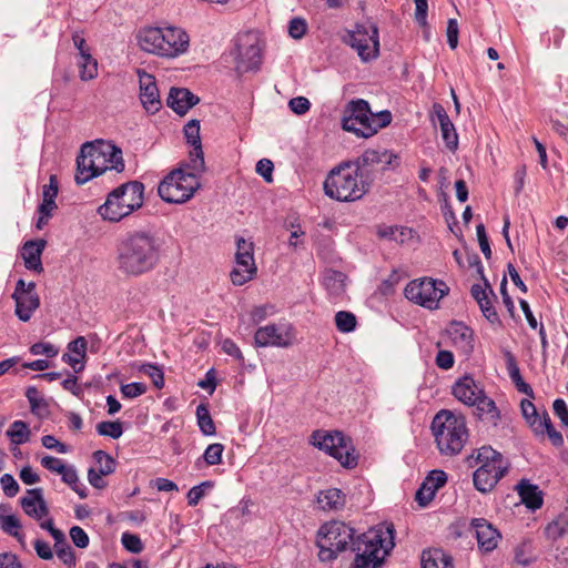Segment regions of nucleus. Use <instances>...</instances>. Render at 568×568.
Returning a JSON list of instances; mask_svg holds the SVG:
<instances>
[{"label":"nucleus","instance_id":"obj_1","mask_svg":"<svg viewBox=\"0 0 568 568\" xmlns=\"http://www.w3.org/2000/svg\"><path fill=\"white\" fill-rule=\"evenodd\" d=\"M354 532L343 521L333 520L323 525L316 540L320 560L332 561L349 547L355 554L349 568H382L395 546L394 526L381 524L357 537Z\"/></svg>","mask_w":568,"mask_h":568},{"label":"nucleus","instance_id":"obj_2","mask_svg":"<svg viewBox=\"0 0 568 568\" xmlns=\"http://www.w3.org/2000/svg\"><path fill=\"white\" fill-rule=\"evenodd\" d=\"M160 254V241L152 232L130 231L116 244V270L126 277L142 276L158 266Z\"/></svg>","mask_w":568,"mask_h":568},{"label":"nucleus","instance_id":"obj_3","mask_svg":"<svg viewBox=\"0 0 568 568\" xmlns=\"http://www.w3.org/2000/svg\"><path fill=\"white\" fill-rule=\"evenodd\" d=\"M122 151L110 142L95 141L82 145L77 158L75 182L82 185L93 178L108 172L124 171Z\"/></svg>","mask_w":568,"mask_h":568},{"label":"nucleus","instance_id":"obj_4","mask_svg":"<svg viewBox=\"0 0 568 568\" xmlns=\"http://www.w3.org/2000/svg\"><path fill=\"white\" fill-rule=\"evenodd\" d=\"M141 50L162 58H176L189 49V34L176 27H144L136 33Z\"/></svg>","mask_w":568,"mask_h":568},{"label":"nucleus","instance_id":"obj_5","mask_svg":"<svg viewBox=\"0 0 568 568\" xmlns=\"http://www.w3.org/2000/svg\"><path fill=\"white\" fill-rule=\"evenodd\" d=\"M369 190V180H366L349 161L333 168L324 182L325 194L339 202L361 200Z\"/></svg>","mask_w":568,"mask_h":568},{"label":"nucleus","instance_id":"obj_6","mask_svg":"<svg viewBox=\"0 0 568 568\" xmlns=\"http://www.w3.org/2000/svg\"><path fill=\"white\" fill-rule=\"evenodd\" d=\"M432 432L436 446L444 456L458 455L468 440L465 417L446 409L438 412L433 418Z\"/></svg>","mask_w":568,"mask_h":568},{"label":"nucleus","instance_id":"obj_7","mask_svg":"<svg viewBox=\"0 0 568 568\" xmlns=\"http://www.w3.org/2000/svg\"><path fill=\"white\" fill-rule=\"evenodd\" d=\"M144 185L139 181H130L112 190L98 207L102 220L116 223L142 207Z\"/></svg>","mask_w":568,"mask_h":568},{"label":"nucleus","instance_id":"obj_8","mask_svg":"<svg viewBox=\"0 0 568 568\" xmlns=\"http://www.w3.org/2000/svg\"><path fill=\"white\" fill-rule=\"evenodd\" d=\"M183 169L173 170L159 184L158 193L166 203L181 204L189 201L201 186L200 175L204 171H197L186 165Z\"/></svg>","mask_w":568,"mask_h":568},{"label":"nucleus","instance_id":"obj_9","mask_svg":"<svg viewBox=\"0 0 568 568\" xmlns=\"http://www.w3.org/2000/svg\"><path fill=\"white\" fill-rule=\"evenodd\" d=\"M312 444L337 459L344 467L352 468L357 465L352 440L342 432L315 430L312 434Z\"/></svg>","mask_w":568,"mask_h":568},{"label":"nucleus","instance_id":"obj_10","mask_svg":"<svg viewBox=\"0 0 568 568\" xmlns=\"http://www.w3.org/2000/svg\"><path fill=\"white\" fill-rule=\"evenodd\" d=\"M449 293V287L444 281L423 277L410 281L405 290V297L428 310H437L439 301Z\"/></svg>","mask_w":568,"mask_h":568},{"label":"nucleus","instance_id":"obj_11","mask_svg":"<svg viewBox=\"0 0 568 568\" xmlns=\"http://www.w3.org/2000/svg\"><path fill=\"white\" fill-rule=\"evenodd\" d=\"M346 43L357 52L363 62L373 61L379 55L378 29L373 23L356 24L348 32Z\"/></svg>","mask_w":568,"mask_h":568},{"label":"nucleus","instance_id":"obj_12","mask_svg":"<svg viewBox=\"0 0 568 568\" xmlns=\"http://www.w3.org/2000/svg\"><path fill=\"white\" fill-rule=\"evenodd\" d=\"M359 173L369 180V186L374 182V174L378 170L386 171L388 169H395L399 165L398 156L387 150H374L367 149L358 158L349 161Z\"/></svg>","mask_w":568,"mask_h":568},{"label":"nucleus","instance_id":"obj_13","mask_svg":"<svg viewBox=\"0 0 568 568\" xmlns=\"http://www.w3.org/2000/svg\"><path fill=\"white\" fill-rule=\"evenodd\" d=\"M296 339V332L290 323H272L258 327L254 334L256 347H291Z\"/></svg>","mask_w":568,"mask_h":568},{"label":"nucleus","instance_id":"obj_14","mask_svg":"<svg viewBox=\"0 0 568 568\" xmlns=\"http://www.w3.org/2000/svg\"><path fill=\"white\" fill-rule=\"evenodd\" d=\"M235 69L243 73L257 70L262 63V53L254 34L246 33L237 38L235 43Z\"/></svg>","mask_w":568,"mask_h":568},{"label":"nucleus","instance_id":"obj_15","mask_svg":"<svg viewBox=\"0 0 568 568\" xmlns=\"http://www.w3.org/2000/svg\"><path fill=\"white\" fill-rule=\"evenodd\" d=\"M467 462L470 467L480 464L478 468L491 470V474H496L500 479L507 474L509 468V464L504 459L503 455L489 446H483L477 449L476 455L471 454Z\"/></svg>","mask_w":568,"mask_h":568},{"label":"nucleus","instance_id":"obj_16","mask_svg":"<svg viewBox=\"0 0 568 568\" xmlns=\"http://www.w3.org/2000/svg\"><path fill=\"white\" fill-rule=\"evenodd\" d=\"M475 258L476 264L479 266L478 271L481 274L485 286L474 284L470 290L471 296L477 302L483 315L487 318L488 322H490L491 324H500L499 316L493 305V300L496 298V295L489 282L483 274V266L478 256H475Z\"/></svg>","mask_w":568,"mask_h":568},{"label":"nucleus","instance_id":"obj_17","mask_svg":"<svg viewBox=\"0 0 568 568\" xmlns=\"http://www.w3.org/2000/svg\"><path fill=\"white\" fill-rule=\"evenodd\" d=\"M369 112L371 108L367 101L363 99L352 100L345 106L342 128L358 136V129L366 125Z\"/></svg>","mask_w":568,"mask_h":568},{"label":"nucleus","instance_id":"obj_18","mask_svg":"<svg viewBox=\"0 0 568 568\" xmlns=\"http://www.w3.org/2000/svg\"><path fill=\"white\" fill-rule=\"evenodd\" d=\"M184 136L186 142L193 148L189 154L187 166L197 171H205L199 120L192 119L184 125Z\"/></svg>","mask_w":568,"mask_h":568},{"label":"nucleus","instance_id":"obj_19","mask_svg":"<svg viewBox=\"0 0 568 568\" xmlns=\"http://www.w3.org/2000/svg\"><path fill=\"white\" fill-rule=\"evenodd\" d=\"M140 83V100L143 108L150 112L155 113L161 109V99L159 89L155 83V78L144 70H138Z\"/></svg>","mask_w":568,"mask_h":568},{"label":"nucleus","instance_id":"obj_20","mask_svg":"<svg viewBox=\"0 0 568 568\" xmlns=\"http://www.w3.org/2000/svg\"><path fill=\"white\" fill-rule=\"evenodd\" d=\"M471 527L475 530L478 547L488 552L497 547L500 534L484 518L471 520Z\"/></svg>","mask_w":568,"mask_h":568},{"label":"nucleus","instance_id":"obj_21","mask_svg":"<svg viewBox=\"0 0 568 568\" xmlns=\"http://www.w3.org/2000/svg\"><path fill=\"white\" fill-rule=\"evenodd\" d=\"M20 504L23 511L37 520L49 514L48 505L43 498V489L40 487L28 489L26 496L20 499Z\"/></svg>","mask_w":568,"mask_h":568},{"label":"nucleus","instance_id":"obj_22","mask_svg":"<svg viewBox=\"0 0 568 568\" xmlns=\"http://www.w3.org/2000/svg\"><path fill=\"white\" fill-rule=\"evenodd\" d=\"M199 102V97L185 88H171L166 99L168 106L180 115H184Z\"/></svg>","mask_w":568,"mask_h":568},{"label":"nucleus","instance_id":"obj_23","mask_svg":"<svg viewBox=\"0 0 568 568\" xmlns=\"http://www.w3.org/2000/svg\"><path fill=\"white\" fill-rule=\"evenodd\" d=\"M45 244L47 242L44 240H31L23 244L21 254L27 270L33 271L38 274L43 272L41 255Z\"/></svg>","mask_w":568,"mask_h":568},{"label":"nucleus","instance_id":"obj_24","mask_svg":"<svg viewBox=\"0 0 568 568\" xmlns=\"http://www.w3.org/2000/svg\"><path fill=\"white\" fill-rule=\"evenodd\" d=\"M484 390L471 376L460 377L453 386V395L465 405L471 406Z\"/></svg>","mask_w":568,"mask_h":568},{"label":"nucleus","instance_id":"obj_25","mask_svg":"<svg viewBox=\"0 0 568 568\" xmlns=\"http://www.w3.org/2000/svg\"><path fill=\"white\" fill-rule=\"evenodd\" d=\"M447 332L452 343L464 354L473 352L474 334L470 327L460 322H453Z\"/></svg>","mask_w":568,"mask_h":568},{"label":"nucleus","instance_id":"obj_26","mask_svg":"<svg viewBox=\"0 0 568 568\" xmlns=\"http://www.w3.org/2000/svg\"><path fill=\"white\" fill-rule=\"evenodd\" d=\"M87 339L79 336L68 344L69 353L63 354L62 361L69 364L74 373H80L84 368V359L87 356Z\"/></svg>","mask_w":568,"mask_h":568},{"label":"nucleus","instance_id":"obj_27","mask_svg":"<svg viewBox=\"0 0 568 568\" xmlns=\"http://www.w3.org/2000/svg\"><path fill=\"white\" fill-rule=\"evenodd\" d=\"M235 263L236 267L230 273L231 281L234 285H244L255 276L257 267L253 256L245 258L235 255Z\"/></svg>","mask_w":568,"mask_h":568},{"label":"nucleus","instance_id":"obj_28","mask_svg":"<svg viewBox=\"0 0 568 568\" xmlns=\"http://www.w3.org/2000/svg\"><path fill=\"white\" fill-rule=\"evenodd\" d=\"M516 488L521 503L525 504L527 508L536 510L542 506V493L536 485L530 484L526 479H521Z\"/></svg>","mask_w":568,"mask_h":568},{"label":"nucleus","instance_id":"obj_29","mask_svg":"<svg viewBox=\"0 0 568 568\" xmlns=\"http://www.w3.org/2000/svg\"><path fill=\"white\" fill-rule=\"evenodd\" d=\"M16 302L14 313L22 322H28L32 314L40 306V297L38 294L11 296Z\"/></svg>","mask_w":568,"mask_h":568},{"label":"nucleus","instance_id":"obj_30","mask_svg":"<svg viewBox=\"0 0 568 568\" xmlns=\"http://www.w3.org/2000/svg\"><path fill=\"white\" fill-rule=\"evenodd\" d=\"M420 561L422 568H455L452 556L439 548L424 550Z\"/></svg>","mask_w":568,"mask_h":568},{"label":"nucleus","instance_id":"obj_31","mask_svg":"<svg viewBox=\"0 0 568 568\" xmlns=\"http://www.w3.org/2000/svg\"><path fill=\"white\" fill-rule=\"evenodd\" d=\"M503 353H504V356L506 359V366H507L509 377L513 381V383L515 384L517 390L532 397L534 390H532L531 386L523 379V377L520 375L519 367L517 365L516 358L513 355V353L508 349H504Z\"/></svg>","mask_w":568,"mask_h":568},{"label":"nucleus","instance_id":"obj_32","mask_svg":"<svg viewBox=\"0 0 568 568\" xmlns=\"http://www.w3.org/2000/svg\"><path fill=\"white\" fill-rule=\"evenodd\" d=\"M392 122V113L387 110L373 113L369 112L366 125L358 129L359 138L373 136L379 129L387 126Z\"/></svg>","mask_w":568,"mask_h":568},{"label":"nucleus","instance_id":"obj_33","mask_svg":"<svg viewBox=\"0 0 568 568\" xmlns=\"http://www.w3.org/2000/svg\"><path fill=\"white\" fill-rule=\"evenodd\" d=\"M345 495L337 488L323 490L317 496L318 507L324 511L339 510L345 506Z\"/></svg>","mask_w":568,"mask_h":568},{"label":"nucleus","instance_id":"obj_34","mask_svg":"<svg viewBox=\"0 0 568 568\" xmlns=\"http://www.w3.org/2000/svg\"><path fill=\"white\" fill-rule=\"evenodd\" d=\"M471 406L476 407L478 417L481 419L488 420L493 424H496L499 419V412L495 402L487 397L485 393L478 396L476 403H474Z\"/></svg>","mask_w":568,"mask_h":568},{"label":"nucleus","instance_id":"obj_35","mask_svg":"<svg viewBox=\"0 0 568 568\" xmlns=\"http://www.w3.org/2000/svg\"><path fill=\"white\" fill-rule=\"evenodd\" d=\"M346 275L339 271L328 270L324 274L323 284L332 296H339L345 292Z\"/></svg>","mask_w":568,"mask_h":568},{"label":"nucleus","instance_id":"obj_36","mask_svg":"<svg viewBox=\"0 0 568 568\" xmlns=\"http://www.w3.org/2000/svg\"><path fill=\"white\" fill-rule=\"evenodd\" d=\"M500 480L496 474L486 468H477L473 475L474 486L478 491L488 493L493 490L496 484Z\"/></svg>","mask_w":568,"mask_h":568},{"label":"nucleus","instance_id":"obj_37","mask_svg":"<svg viewBox=\"0 0 568 568\" xmlns=\"http://www.w3.org/2000/svg\"><path fill=\"white\" fill-rule=\"evenodd\" d=\"M60 475L62 476L63 483L75 491L80 498L84 499L88 497L87 487L80 483L78 473L73 466H64Z\"/></svg>","mask_w":568,"mask_h":568},{"label":"nucleus","instance_id":"obj_38","mask_svg":"<svg viewBox=\"0 0 568 568\" xmlns=\"http://www.w3.org/2000/svg\"><path fill=\"white\" fill-rule=\"evenodd\" d=\"M7 436L16 445L24 444L30 438V429L27 423L22 420H16L11 424L7 430Z\"/></svg>","mask_w":568,"mask_h":568},{"label":"nucleus","instance_id":"obj_39","mask_svg":"<svg viewBox=\"0 0 568 568\" xmlns=\"http://www.w3.org/2000/svg\"><path fill=\"white\" fill-rule=\"evenodd\" d=\"M196 418L200 430L204 435L212 436L215 434V425L205 404H200L196 407Z\"/></svg>","mask_w":568,"mask_h":568},{"label":"nucleus","instance_id":"obj_40","mask_svg":"<svg viewBox=\"0 0 568 568\" xmlns=\"http://www.w3.org/2000/svg\"><path fill=\"white\" fill-rule=\"evenodd\" d=\"M78 65L80 68V79L83 81L93 80L98 75V62L92 58L91 53L79 58Z\"/></svg>","mask_w":568,"mask_h":568},{"label":"nucleus","instance_id":"obj_41","mask_svg":"<svg viewBox=\"0 0 568 568\" xmlns=\"http://www.w3.org/2000/svg\"><path fill=\"white\" fill-rule=\"evenodd\" d=\"M97 432L100 436L118 439L123 434V424L120 420H104L97 425Z\"/></svg>","mask_w":568,"mask_h":568},{"label":"nucleus","instance_id":"obj_42","mask_svg":"<svg viewBox=\"0 0 568 568\" xmlns=\"http://www.w3.org/2000/svg\"><path fill=\"white\" fill-rule=\"evenodd\" d=\"M0 528L10 536L16 537L18 540L22 539L21 523L14 515H7L0 517Z\"/></svg>","mask_w":568,"mask_h":568},{"label":"nucleus","instance_id":"obj_43","mask_svg":"<svg viewBox=\"0 0 568 568\" xmlns=\"http://www.w3.org/2000/svg\"><path fill=\"white\" fill-rule=\"evenodd\" d=\"M356 316L347 311H339L335 314L336 328L342 333H351L356 327Z\"/></svg>","mask_w":568,"mask_h":568},{"label":"nucleus","instance_id":"obj_44","mask_svg":"<svg viewBox=\"0 0 568 568\" xmlns=\"http://www.w3.org/2000/svg\"><path fill=\"white\" fill-rule=\"evenodd\" d=\"M93 458L102 475H110L115 470V460L108 453L97 450L93 453Z\"/></svg>","mask_w":568,"mask_h":568},{"label":"nucleus","instance_id":"obj_45","mask_svg":"<svg viewBox=\"0 0 568 568\" xmlns=\"http://www.w3.org/2000/svg\"><path fill=\"white\" fill-rule=\"evenodd\" d=\"M224 452V446L220 443L211 444L206 447L203 459L209 466L219 465L222 463V455Z\"/></svg>","mask_w":568,"mask_h":568},{"label":"nucleus","instance_id":"obj_46","mask_svg":"<svg viewBox=\"0 0 568 568\" xmlns=\"http://www.w3.org/2000/svg\"><path fill=\"white\" fill-rule=\"evenodd\" d=\"M26 397L30 404V410L33 414H40V409L47 407V403L41 397V394L36 386H29L26 389Z\"/></svg>","mask_w":568,"mask_h":568},{"label":"nucleus","instance_id":"obj_47","mask_svg":"<svg viewBox=\"0 0 568 568\" xmlns=\"http://www.w3.org/2000/svg\"><path fill=\"white\" fill-rule=\"evenodd\" d=\"M442 139L446 145V148L450 151H455L458 148V134L456 132L455 125L453 123L447 126L440 128Z\"/></svg>","mask_w":568,"mask_h":568},{"label":"nucleus","instance_id":"obj_48","mask_svg":"<svg viewBox=\"0 0 568 568\" xmlns=\"http://www.w3.org/2000/svg\"><path fill=\"white\" fill-rule=\"evenodd\" d=\"M140 371L142 373H144L145 375H148L152 379L153 385L158 389H161L164 386V375H163L162 369L159 366L152 365V364H145V365H142Z\"/></svg>","mask_w":568,"mask_h":568},{"label":"nucleus","instance_id":"obj_49","mask_svg":"<svg viewBox=\"0 0 568 568\" xmlns=\"http://www.w3.org/2000/svg\"><path fill=\"white\" fill-rule=\"evenodd\" d=\"M121 541L123 547L132 554H140L143 550V544L138 535L123 532Z\"/></svg>","mask_w":568,"mask_h":568},{"label":"nucleus","instance_id":"obj_50","mask_svg":"<svg viewBox=\"0 0 568 568\" xmlns=\"http://www.w3.org/2000/svg\"><path fill=\"white\" fill-rule=\"evenodd\" d=\"M306 31H307V23H306L305 19L296 17L290 21L288 34L293 39H296V40L302 39L306 34Z\"/></svg>","mask_w":568,"mask_h":568},{"label":"nucleus","instance_id":"obj_51","mask_svg":"<svg viewBox=\"0 0 568 568\" xmlns=\"http://www.w3.org/2000/svg\"><path fill=\"white\" fill-rule=\"evenodd\" d=\"M435 494L436 491H433L430 485H427V483L424 480L415 494V500L420 507H426L434 499Z\"/></svg>","mask_w":568,"mask_h":568},{"label":"nucleus","instance_id":"obj_52","mask_svg":"<svg viewBox=\"0 0 568 568\" xmlns=\"http://www.w3.org/2000/svg\"><path fill=\"white\" fill-rule=\"evenodd\" d=\"M425 481L430 485L433 491H437L447 483V475L444 470L435 469L428 474Z\"/></svg>","mask_w":568,"mask_h":568},{"label":"nucleus","instance_id":"obj_53","mask_svg":"<svg viewBox=\"0 0 568 568\" xmlns=\"http://www.w3.org/2000/svg\"><path fill=\"white\" fill-rule=\"evenodd\" d=\"M0 484L6 496L12 498L19 493V484L10 474H4L0 478Z\"/></svg>","mask_w":568,"mask_h":568},{"label":"nucleus","instance_id":"obj_54","mask_svg":"<svg viewBox=\"0 0 568 568\" xmlns=\"http://www.w3.org/2000/svg\"><path fill=\"white\" fill-rule=\"evenodd\" d=\"M69 535L74 546L79 548H87L89 546V536L81 527H71Z\"/></svg>","mask_w":568,"mask_h":568},{"label":"nucleus","instance_id":"obj_55","mask_svg":"<svg viewBox=\"0 0 568 568\" xmlns=\"http://www.w3.org/2000/svg\"><path fill=\"white\" fill-rule=\"evenodd\" d=\"M476 234L479 243L480 251L483 252L484 256L489 260L491 257V248L489 245L488 236L486 233V229L484 224H478L476 226Z\"/></svg>","mask_w":568,"mask_h":568},{"label":"nucleus","instance_id":"obj_56","mask_svg":"<svg viewBox=\"0 0 568 568\" xmlns=\"http://www.w3.org/2000/svg\"><path fill=\"white\" fill-rule=\"evenodd\" d=\"M146 392V385L143 383L134 382L121 386V393L126 398H135Z\"/></svg>","mask_w":568,"mask_h":568},{"label":"nucleus","instance_id":"obj_57","mask_svg":"<svg viewBox=\"0 0 568 568\" xmlns=\"http://www.w3.org/2000/svg\"><path fill=\"white\" fill-rule=\"evenodd\" d=\"M58 348L50 343H36L31 345L30 353L32 355H45L48 357H54L58 355Z\"/></svg>","mask_w":568,"mask_h":568},{"label":"nucleus","instance_id":"obj_58","mask_svg":"<svg viewBox=\"0 0 568 568\" xmlns=\"http://www.w3.org/2000/svg\"><path fill=\"white\" fill-rule=\"evenodd\" d=\"M432 120L435 122L437 120L439 128L447 126L453 123L445 110V108L440 103H434L432 110Z\"/></svg>","mask_w":568,"mask_h":568},{"label":"nucleus","instance_id":"obj_59","mask_svg":"<svg viewBox=\"0 0 568 568\" xmlns=\"http://www.w3.org/2000/svg\"><path fill=\"white\" fill-rule=\"evenodd\" d=\"M288 106L292 110V112L302 115L310 110L311 103L308 99L304 97H296L290 100Z\"/></svg>","mask_w":568,"mask_h":568},{"label":"nucleus","instance_id":"obj_60","mask_svg":"<svg viewBox=\"0 0 568 568\" xmlns=\"http://www.w3.org/2000/svg\"><path fill=\"white\" fill-rule=\"evenodd\" d=\"M458 22L456 19H449L447 22V42L450 49H456L458 44Z\"/></svg>","mask_w":568,"mask_h":568},{"label":"nucleus","instance_id":"obj_61","mask_svg":"<svg viewBox=\"0 0 568 568\" xmlns=\"http://www.w3.org/2000/svg\"><path fill=\"white\" fill-rule=\"evenodd\" d=\"M566 524L560 520H555L548 524L546 527V534L548 538L557 540L566 534Z\"/></svg>","mask_w":568,"mask_h":568},{"label":"nucleus","instance_id":"obj_62","mask_svg":"<svg viewBox=\"0 0 568 568\" xmlns=\"http://www.w3.org/2000/svg\"><path fill=\"white\" fill-rule=\"evenodd\" d=\"M405 230L397 226H386L378 231V235L383 239L394 240L396 242H403Z\"/></svg>","mask_w":568,"mask_h":568},{"label":"nucleus","instance_id":"obj_63","mask_svg":"<svg viewBox=\"0 0 568 568\" xmlns=\"http://www.w3.org/2000/svg\"><path fill=\"white\" fill-rule=\"evenodd\" d=\"M554 414L560 419L561 425L568 427V407L564 399L557 398L552 404Z\"/></svg>","mask_w":568,"mask_h":568},{"label":"nucleus","instance_id":"obj_64","mask_svg":"<svg viewBox=\"0 0 568 568\" xmlns=\"http://www.w3.org/2000/svg\"><path fill=\"white\" fill-rule=\"evenodd\" d=\"M273 162L268 159H262L256 163V172L268 183L273 181Z\"/></svg>","mask_w":568,"mask_h":568}]
</instances>
